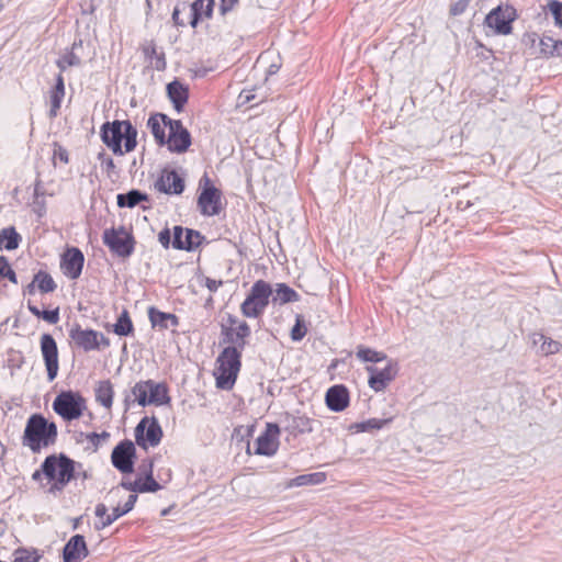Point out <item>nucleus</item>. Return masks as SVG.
I'll use <instances>...</instances> for the list:
<instances>
[{
	"label": "nucleus",
	"mask_w": 562,
	"mask_h": 562,
	"mask_svg": "<svg viewBox=\"0 0 562 562\" xmlns=\"http://www.w3.org/2000/svg\"><path fill=\"white\" fill-rule=\"evenodd\" d=\"M241 351L235 347H225L217 358L218 375L216 376V386L222 390H231L237 379L240 370Z\"/></svg>",
	"instance_id": "4"
},
{
	"label": "nucleus",
	"mask_w": 562,
	"mask_h": 562,
	"mask_svg": "<svg viewBox=\"0 0 562 562\" xmlns=\"http://www.w3.org/2000/svg\"><path fill=\"white\" fill-rule=\"evenodd\" d=\"M148 317L153 327L167 329L170 326L177 327L179 325V318L177 315L161 312L153 306L148 308Z\"/></svg>",
	"instance_id": "28"
},
{
	"label": "nucleus",
	"mask_w": 562,
	"mask_h": 562,
	"mask_svg": "<svg viewBox=\"0 0 562 562\" xmlns=\"http://www.w3.org/2000/svg\"><path fill=\"white\" fill-rule=\"evenodd\" d=\"M56 439L57 426L55 423L48 422L41 414H34L27 419L22 443L32 452L37 453L42 448L54 445Z\"/></svg>",
	"instance_id": "3"
},
{
	"label": "nucleus",
	"mask_w": 562,
	"mask_h": 562,
	"mask_svg": "<svg viewBox=\"0 0 562 562\" xmlns=\"http://www.w3.org/2000/svg\"><path fill=\"white\" fill-rule=\"evenodd\" d=\"M198 206L202 215H218L222 210L221 191L214 186H206L198 198Z\"/></svg>",
	"instance_id": "17"
},
{
	"label": "nucleus",
	"mask_w": 562,
	"mask_h": 562,
	"mask_svg": "<svg viewBox=\"0 0 562 562\" xmlns=\"http://www.w3.org/2000/svg\"><path fill=\"white\" fill-rule=\"evenodd\" d=\"M55 156L58 157V159L65 164L68 162V153L63 147H58V149L55 150Z\"/></svg>",
	"instance_id": "57"
},
{
	"label": "nucleus",
	"mask_w": 562,
	"mask_h": 562,
	"mask_svg": "<svg viewBox=\"0 0 562 562\" xmlns=\"http://www.w3.org/2000/svg\"><path fill=\"white\" fill-rule=\"evenodd\" d=\"M540 50L547 57L562 56V41L543 36L540 40Z\"/></svg>",
	"instance_id": "34"
},
{
	"label": "nucleus",
	"mask_w": 562,
	"mask_h": 562,
	"mask_svg": "<svg viewBox=\"0 0 562 562\" xmlns=\"http://www.w3.org/2000/svg\"><path fill=\"white\" fill-rule=\"evenodd\" d=\"M137 501L136 494H131L127 498V502L124 504L123 507L116 506L113 508L112 514L108 515L104 520H101L100 524H95V529L101 530L105 527L113 524L116 519H119L121 516L127 514L131 512Z\"/></svg>",
	"instance_id": "29"
},
{
	"label": "nucleus",
	"mask_w": 562,
	"mask_h": 562,
	"mask_svg": "<svg viewBox=\"0 0 562 562\" xmlns=\"http://www.w3.org/2000/svg\"><path fill=\"white\" fill-rule=\"evenodd\" d=\"M299 300V294L285 283L277 284L276 295L273 296V302H280L281 304L296 302Z\"/></svg>",
	"instance_id": "38"
},
{
	"label": "nucleus",
	"mask_w": 562,
	"mask_h": 562,
	"mask_svg": "<svg viewBox=\"0 0 562 562\" xmlns=\"http://www.w3.org/2000/svg\"><path fill=\"white\" fill-rule=\"evenodd\" d=\"M29 311L36 317L43 318L49 324H56L59 321V308H55L52 311H41L35 305H32L31 303L27 304Z\"/></svg>",
	"instance_id": "41"
},
{
	"label": "nucleus",
	"mask_w": 562,
	"mask_h": 562,
	"mask_svg": "<svg viewBox=\"0 0 562 562\" xmlns=\"http://www.w3.org/2000/svg\"><path fill=\"white\" fill-rule=\"evenodd\" d=\"M113 331L119 336H130L133 334L134 326L127 310H123L117 317L116 323L113 325Z\"/></svg>",
	"instance_id": "35"
},
{
	"label": "nucleus",
	"mask_w": 562,
	"mask_h": 562,
	"mask_svg": "<svg viewBox=\"0 0 562 562\" xmlns=\"http://www.w3.org/2000/svg\"><path fill=\"white\" fill-rule=\"evenodd\" d=\"M539 340H542L540 345V352L544 356L554 355L560 351L561 344L551 338H547L544 335H539Z\"/></svg>",
	"instance_id": "43"
},
{
	"label": "nucleus",
	"mask_w": 562,
	"mask_h": 562,
	"mask_svg": "<svg viewBox=\"0 0 562 562\" xmlns=\"http://www.w3.org/2000/svg\"><path fill=\"white\" fill-rule=\"evenodd\" d=\"M204 236L198 231L183 228L181 226L173 227L172 247L175 249L187 251L194 250L201 245Z\"/></svg>",
	"instance_id": "15"
},
{
	"label": "nucleus",
	"mask_w": 562,
	"mask_h": 562,
	"mask_svg": "<svg viewBox=\"0 0 562 562\" xmlns=\"http://www.w3.org/2000/svg\"><path fill=\"white\" fill-rule=\"evenodd\" d=\"M222 284H223L222 280H214L209 277L205 278V286L211 292H216Z\"/></svg>",
	"instance_id": "54"
},
{
	"label": "nucleus",
	"mask_w": 562,
	"mask_h": 562,
	"mask_svg": "<svg viewBox=\"0 0 562 562\" xmlns=\"http://www.w3.org/2000/svg\"><path fill=\"white\" fill-rule=\"evenodd\" d=\"M4 278H7L12 283L16 284L18 279L15 272L10 268V266L7 268L5 273L3 274Z\"/></svg>",
	"instance_id": "59"
},
{
	"label": "nucleus",
	"mask_w": 562,
	"mask_h": 562,
	"mask_svg": "<svg viewBox=\"0 0 562 562\" xmlns=\"http://www.w3.org/2000/svg\"><path fill=\"white\" fill-rule=\"evenodd\" d=\"M80 48H82V41L79 40L78 42H74L71 48L61 56L63 61L66 63L69 67L80 66L81 57L78 54V49Z\"/></svg>",
	"instance_id": "40"
},
{
	"label": "nucleus",
	"mask_w": 562,
	"mask_h": 562,
	"mask_svg": "<svg viewBox=\"0 0 562 562\" xmlns=\"http://www.w3.org/2000/svg\"><path fill=\"white\" fill-rule=\"evenodd\" d=\"M149 198L146 193L137 189H132L127 193H120L116 195V203L119 207H135L143 201H148Z\"/></svg>",
	"instance_id": "31"
},
{
	"label": "nucleus",
	"mask_w": 562,
	"mask_h": 562,
	"mask_svg": "<svg viewBox=\"0 0 562 562\" xmlns=\"http://www.w3.org/2000/svg\"><path fill=\"white\" fill-rule=\"evenodd\" d=\"M307 333L306 324L302 315H296L295 324L291 329V339L293 341L302 340Z\"/></svg>",
	"instance_id": "44"
},
{
	"label": "nucleus",
	"mask_w": 562,
	"mask_h": 562,
	"mask_svg": "<svg viewBox=\"0 0 562 562\" xmlns=\"http://www.w3.org/2000/svg\"><path fill=\"white\" fill-rule=\"evenodd\" d=\"M250 336V327L246 322H240L236 327L222 325V342L227 347H235L243 351Z\"/></svg>",
	"instance_id": "16"
},
{
	"label": "nucleus",
	"mask_w": 562,
	"mask_h": 562,
	"mask_svg": "<svg viewBox=\"0 0 562 562\" xmlns=\"http://www.w3.org/2000/svg\"><path fill=\"white\" fill-rule=\"evenodd\" d=\"M41 352L47 371L48 381H54L58 373V347L50 334L41 336Z\"/></svg>",
	"instance_id": "13"
},
{
	"label": "nucleus",
	"mask_w": 562,
	"mask_h": 562,
	"mask_svg": "<svg viewBox=\"0 0 562 562\" xmlns=\"http://www.w3.org/2000/svg\"><path fill=\"white\" fill-rule=\"evenodd\" d=\"M392 420V418L386 419H379V418H370L368 420L356 423L352 428H355L357 431H372V430H379L383 428L386 424H389Z\"/></svg>",
	"instance_id": "39"
},
{
	"label": "nucleus",
	"mask_w": 562,
	"mask_h": 562,
	"mask_svg": "<svg viewBox=\"0 0 562 562\" xmlns=\"http://www.w3.org/2000/svg\"><path fill=\"white\" fill-rule=\"evenodd\" d=\"M99 341H100V346L101 345L103 347H109L110 346V340L102 333H99Z\"/></svg>",
	"instance_id": "64"
},
{
	"label": "nucleus",
	"mask_w": 562,
	"mask_h": 562,
	"mask_svg": "<svg viewBox=\"0 0 562 562\" xmlns=\"http://www.w3.org/2000/svg\"><path fill=\"white\" fill-rule=\"evenodd\" d=\"M69 337L78 348L85 351H91L100 348L99 331L93 329H82L79 324H75L69 330Z\"/></svg>",
	"instance_id": "21"
},
{
	"label": "nucleus",
	"mask_w": 562,
	"mask_h": 562,
	"mask_svg": "<svg viewBox=\"0 0 562 562\" xmlns=\"http://www.w3.org/2000/svg\"><path fill=\"white\" fill-rule=\"evenodd\" d=\"M548 8L553 15L555 24L562 26V2L558 0H551L548 3Z\"/></svg>",
	"instance_id": "47"
},
{
	"label": "nucleus",
	"mask_w": 562,
	"mask_h": 562,
	"mask_svg": "<svg viewBox=\"0 0 562 562\" xmlns=\"http://www.w3.org/2000/svg\"><path fill=\"white\" fill-rule=\"evenodd\" d=\"M188 10V4L186 2L179 3L175 7L172 11V21L177 26H184V20L180 19V13Z\"/></svg>",
	"instance_id": "50"
},
{
	"label": "nucleus",
	"mask_w": 562,
	"mask_h": 562,
	"mask_svg": "<svg viewBox=\"0 0 562 562\" xmlns=\"http://www.w3.org/2000/svg\"><path fill=\"white\" fill-rule=\"evenodd\" d=\"M285 429L291 434H305L313 431L314 420L305 415L285 414Z\"/></svg>",
	"instance_id": "27"
},
{
	"label": "nucleus",
	"mask_w": 562,
	"mask_h": 562,
	"mask_svg": "<svg viewBox=\"0 0 562 562\" xmlns=\"http://www.w3.org/2000/svg\"><path fill=\"white\" fill-rule=\"evenodd\" d=\"M322 473L302 474L291 481L290 486H302L307 484H315L322 481Z\"/></svg>",
	"instance_id": "45"
},
{
	"label": "nucleus",
	"mask_w": 562,
	"mask_h": 562,
	"mask_svg": "<svg viewBox=\"0 0 562 562\" xmlns=\"http://www.w3.org/2000/svg\"><path fill=\"white\" fill-rule=\"evenodd\" d=\"M100 136L115 155L131 153L137 145V130L128 120L103 123Z\"/></svg>",
	"instance_id": "1"
},
{
	"label": "nucleus",
	"mask_w": 562,
	"mask_h": 562,
	"mask_svg": "<svg viewBox=\"0 0 562 562\" xmlns=\"http://www.w3.org/2000/svg\"><path fill=\"white\" fill-rule=\"evenodd\" d=\"M76 462L66 454L48 456L42 463L44 476L52 482L47 492L50 494L60 493L66 485L80 473L76 474Z\"/></svg>",
	"instance_id": "2"
},
{
	"label": "nucleus",
	"mask_w": 562,
	"mask_h": 562,
	"mask_svg": "<svg viewBox=\"0 0 562 562\" xmlns=\"http://www.w3.org/2000/svg\"><path fill=\"white\" fill-rule=\"evenodd\" d=\"M121 486L126 491H131L133 493H142L140 477L135 480L134 482L122 481Z\"/></svg>",
	"instance_id": "52"
},
{
	"label": "nucleus",
	"mask_w": 562,
	"mask_h": 562,
	"mask_svg": "<svg viewBox=\"0 0 562 562\" xmlns=\"http://www.w3.org/2000/svg\"><path fill=\"white\" fill-rule=\"evenodd\" d=\"M95 401L103 407L110 409L113 404L114 390L110 380L99 381L95 390Z\"/></svg>",
	"instance_id": "30"
},
{
	"label": "nucleus",
	"mask_w": 562,
	"mask_h": 562,
	"mask_svg": "<svg viewBox=\"0 0 562 562\" xmlns=\"http://www.w3.org/2000/svg\"><path fill=\"white\" fill-rule=\"evenodd\" d=\"M102 239L103 244L119 257L127 258L134 251L135 239L124 226L105 229Z\"/></svg>",
	"instance_id": "8"
},
{
	"label": "nucleus",
	"mask_w": 562,
	"mask_h": 562,
	"mask_svg": "<svg viewBox=\"0 0 562 562\" xmlns=\"http://www.w3.org/2000/svg\"><path fill=\"white\" fill-rule=\"evenodd\" d=\"M36 283L37 289L42 293H50L54 292L57 288L56 282L52 278L49 273L46 271L40 270L33 278Z\"/></svg>",
	"instance_id": "37"
},
{
	"label": "nucleus",
	"mask_w": 562,
	"mask_h": 562,
	"mask_svg": "<svg viewBox=\"0 0 562 562\" xmlns=\"http://www.w3.org/2000/svg\"><path fill=\"white\" fill-rule=\"evenodd\" d=\"M142 493H154L161 488V485L154 479L153 463H148V472L144 480L140 479Z\"/></svg>",
	"instance_id": "42"
},
{
	"label": "nucleus",
	"mask_w": 562,
	"mask_h": 562,
	"mask_svg": "<svg viewBox=\"0 0 562 562\" xmlns=\"http://www.w3.org/2000/svg\"><path fill=\"white\" fill-rule=\"evenodd\" d=\"M8 267V259L4 256H0V277H3Z\"/></svg>",
	"instance_id": "60"
},
{
	"label": "nucleus",
	"mask_w": 562,
	"mask_h": 562,
	"mask_svg": "<svg viewBox=\"0 0 562 562\" xmlns=\"http://www.w3.org/2000/svg\"><path fill=\"white\" fill-rule=\"evenodd\" d=\"M155 57H156V64H155L156 69L164 70L166 68L165 55L160 54Z\"/></svg>",
	"instance_id": "58"
},
{
	"label": "nucleus",
	"mask_w": 562,
	"mask_h": 562,
	"mask_svg": "<svg viewBox=\"0 0 562 562\" xmlns=\"http://www.w3.org/2000/svg\"><path fill=\"white\" fill-rule=\"evenodd\" d=\"M162 438V429L158 420L153 417H144L135 428V440L139 447L146 448L147 443L151 447L159 445Z\"/></svg>",
	"instance_id": "9"
},
{
	"label": "nucleus",
	"mask_w": 562,
	"mask_h": 562,
	"mask_svg": "<svg viewBox=\"0 0 562 562\" xmlns=\"http://www.w3.org/2000/svg\"><path fill=\"white\" fill-rule=\"evenodd\" d=\"M109 437L110 434L106 431H102L101 434L90 432L86 436L87 440L93 445L94 450L99 448L101 441H105Z\"/></svg>",
	"instance_id": "49"
},
{
	"label": "nucleus",
	"mask_w": 562,
	"mask_h": 562,
	"mask_svg": "<svg viewBox=\"0 0 562 562\" xmlns=\"http://www.w3.org/2000/svg\"><path fill=\"white\" fill-rule=\"evenodd\" d=\"M87 408L85 397L74 391L60 392L53 402V409L63 419L71 422L78 419Z\"/></svg>",
	"instance_id": "7"
},
{
	"label": "nucleus",
	"mask_w": 562,
	"mask_h": 562,
	"mask_svg": "<svg viewBox=\"0 0 562 562\" xmlns=\"http://www.w3.org/2000/svg\"><path fill=\"white\" fill-rule=\"evenodd\" d=\"M167 94L177 112H181L188 102L189 90L179 80H173L167 85Z\"/></svg>",
	"instance_id": "25"
},
{
	"label": "nucleus",
	"mask_w": 562,
	"mask_h": 562,
	"mask_svg": "<svg viewBox=\"0 0 562 562\" xmlns=\"http://www.w3.org/2000/svg\"><path fill=\"white\" fill-rule=\"evenodd\" d=\"M168 121H173L164 113L151 114L147 121V126L150 130L156 143L160 146L166 145L167 138L165 127L169 128Z\"/></svg>",
	"instance_id": "24"
},
{
	"label": "nucleus",
	"mask_w": 562,
	"mask_h": 562,
	"mask_svg": "<svg viewBox=\"0 0 562 562\" xmlns=\"http://www.w3.org/2000/svg\"><path fill=\"white\" fill-rule=\"evenodd\" d=\"M356 356L363 362H381L387 360V356L383 352L375 351L371 348L364 347L362 345L357 347Z\"/></svg>",
	"instance_id": "36"
},
{
	"label": "nucleus",
	"mask_w": 562,
	"mask_h": 562,
	"mask_svg": "<svg viewBox=\"0 0 562 562\" xmlns=\"http://www.w3.org/2000/svg\"><path fill=\"white\" fill-rule=\"evenodd\" d=\"M36 283L34 282V280L29 283L24 290V293H27L30 295L34 294L35 293V290H36Z\"/></svg>",
	"instance_id": "62"
},
{
	"label": "nucleus",
	"mask_w": 562,
	"mask_h": 562,
	"mask_svg": "<svg viewBox=\"0 0 562 562\" xmlns=\"http://www.w3.org/2000/svg\"><path fill=\"white\" fill-rule=\"evenodd\" d=\"M65 95L64 78L60 74L56 77V83L50 92V110L49 116L55 117L60 109L61 100Z\"/></svg>",
	"instance_id": "32"
},
{
	"label": "nucleus",
	"mask_w": 562,
	"mask_h": 562,
	"mask_svg": "<svg viewBox=\"0 0 562 562\" xmlns=\"http://www.w3.org/2000/svg\"><path fill=\"white\" fill-rule=\"evenodd\" d=\"M40 554L36 551L30 552L25 549H19L14 553L13 562H37Z\"/></svg>",
	"instance_id": "46"
},
{
	"label": "nucleus",
	"mask_w": 562,
	"mask_h": 562,
	"mask_svg": "<svg viewBox=\"0 0 562 562\" xmlns=\"http://www.w3.org/2000/svg\"><path fill=\"white\" fill-rule=\"evenodd\" d=\"M7 250H14L19 247V244L21 241V236L18 234L15 228L13 226L5 227L0 231V247H2Z\"/></svg>",
	"instance_id": "33"
},
{
	"label": "nucleus",
	"mask_w": 562,
	"mask_h": 562,
	"mask_svg": "<svg viewBox=\"0 0 562 562\" xmlns=\"http://www.w3.org/2000/svg\"><path fill=\"white\" fill-rule=\"evenodd\" d=\"M98 158L99 160H101L102 166L104 167V170L106 172V176L109 178H112V176L116 173V166L114 164V160L111 157L106 156V154L103 151L98 155Z\"/></svg>",
	"instance_id": "48"
},
{
	"label": "nucleus",
	"mask_w": 562,
	"mask_h": 562,
	"mask_svg": "<svg viewBox=\"0 0 562 562\" xmlns=\"http://www.w3.org/2000/svg\"><path fill=\"white\" fill-rule=\"evenodd\" d=\"M515 20V11L512 7L494 8L485 18V25L496 34L507 35L512 33V22Z\"/></svg>",
	"instance_id": "10"
},
{
	"label": "nucleus",
	"mask_w": 562,
	"mask_h": 562,
	"mask_svg": "<svg viewBox=\"0 0 562 562\" xmlns=\"http://www.w3.org/2000/svg\"><path fill=\"white\" fill-rule=\"evenodd\" d=\"M158 240L162 245V247L169 248L171 240L170 231L168 228H164L162 231H160V233L158 234Z\"/></svg>",
	"instance_id": "53"
},
{
	"label": "nucleus",
	"mask_w": 562,
	"mask_h": 562,
	"mask_svg": "<svg viewBox=\"0 0 562 562\" xmlns=\"http://www.w3.org/2000/svg\"><path fill=\"white\" fill-rule=\"evenodd\" d=\"M271 295L272 288L268 282L263 280L256 281L240 305L241 314L248 318L259 317L268 306Z\"/></svg>",
	"instance_id": "5"
},
{
	"label": "nucleus",
	"mask_w": 562,
	"mask_h": 562,
	"mask_svg": "<svg viewBox=\"0 0 562 562\" xmlns=\"http://www.w3.org/2000/svg\"><path fill=\"white\" fill-rule=\"evenodd\" d=\"M327 407L333 412H341L349 405V392L342 384L330 386L325 395Z\"/></svg>",
	"instance_id": "23"
},
{
	"label": "nucleus",
	"mask_w": 562,
	"mask_h": 562,
	"mask_svg": "<svg viewBox=\"0 0 562 562\" xmlns=\"http://www.w3.org/2000/svg\"><path fill=\"white\" fill-rule=\"evenodd\" d=\"M155 189L166 194H181L184 191V179L176 170L165 168L155 182Z\"/></svg>",
	"instance_id": "19"
},
{
	"label": "nucleus",
	"mask_w": 562,
	"mask_h": 562,
	"mask_svg": "<svg viewBox=\"0 0 562 562\" xmlns=\"http://www.w3.org/2000/svg\"><path fill=\"white\" fill-rule=\"evenodd\" d=\"M132 393L135 396V401L140 406L150 404L161 406L170 403L167 385L165 383L155 382L154 380L137 382L133 386Z\"/></svg>",
	"instance_id": "6"
},
{
	"label": "nucleus",
	"mask_w": 562,
	"mask_h": 562,
	"mask_svg": "<svg viewBox=\"0 0 562 562\" xmlns=\"http://www.w3.org/2000/svg\"><path fill=\"white\" fill-rule=\"evenodd\" d=\"M144 53L146 56H150V57L158 55L155 45H150V46L144 48Z\"/></svg>",
	"instance_id": "61"
},
{
	"label": "nucleus",
	"mask_w": 562,
	"mask_h": 562,
	"mask_svg": "<svg viewBox=\"0 0 562 562\" xmlns=\"http://www.w3.org/2000/svg\"><path fill=\"white\" fill-rule=\"evenodd\" d=\"M238 0H221L220 10L222 14H225L237 3Z\"/></svg>",
	"instance_id": "55"
},
{
	"label": "nucleus",
	"mask_w": 562,
	"mask_h": 562,
	"mask_svg": "<svg viewBox=\"0 0 562 562\" xmlns=\"http://www.w3.org/2000/svg\"><path fill=\"white\" fill-rule=\"evenodd\" d=\"M280 428L277 424H267L265 432L256 439L255 453L259 456H273L279 447L278 435Z\"/></svg>",
	"instance_id": "18"
},
{
	"label": "nucleus",
	"mask_w": 562,
	"mask_h": 562,
	"mask_svg": "<svg viewBox=\"0 0 562 562\" xmlns=\"http://www.w3.org/2000/svg\"><path fill=\"white\" fill-rule=\"evenodd\" d=\"M369 372V386L375 392H382L392 382L398 372V366L396 361L387 360V364L383 369H379L373 366L367 367Z\"/></svg>",
	"instance_id": "12"
},
{
	"label": "nucleus",
	"mask_w": 562,
	"mask_h": 562,
	"mask_svg": "<svg viewBox=\"0 0 562 562\" xmlns=\"http://www.w3.org/2000/svg\"><path fill=\"white\" fill-rule=\"evenodd\" d=\"M169 136L166 144L173 153H184L191 145V135L180 120L168 121Z\"/></svg>",
	"instance_id": "14"
},
{
	"label": "nucleus",
	"mask_w": 562,
	"mask_h": 562,
	"mask_svg": "<svg viewBox=\"0 0 562 562\" xmlns=\"http://www.w3.org/2000/svg\"><path fill=\"white\" fill-rule=\"evenodd\" d=\"M469 2H470V0H459V1L454 2L450 8V13L452 15L462 14L465 11V9L468 8Z\"/></svg>",
	"instance_id": "51"
},
{
	"label": "nucleus",
	"mask_w": 562,
	"mask_h": 562,
	"mask_svg": "<svg viewBox=\"0 0 562 562\" xmlns=\"http://www.w3.org/2000/svg\"><path fill=\"white\" fill-rule=\"evenodd\" d=\"M85 257L79 248H68L61 256L60 268L66 277L76 280L80 277Z\"/></svg>",
	"instance_id": "20"
},
{
	"label": "nucleus",
	"mask_w": 562,
	"mask_h": 562,
	"mask_svg": "<svg viewBox=\"0 0 562 562\" xmlns=\"http://www.w3.org/2000/svg\"><path fill=\"white\" fill-rule=\"evenodd\" d=\"M136 449L131 440H123L114 447L111 461L115 469L122 473H132L134 471V459Z\"/></svg>",
	"instance_id": "11"
},
{
	"label": "nucleus",
	"mask_w": 562,
	"mask_h": 562,
	"mask_svg": "<svg viewBox=\"0 0 562 562\" xmlns=\"http://www.w3.org/2000/svg\"><path fill=\"white\" fill-rule=\"evenodd\" d=\"M95 516L97 517H100L102 518V520H104L108 516V508L104 504L100 503L95 506V512H94Z\"/></svg>",
	"instance_id": "56"
},
{
	"label": "nucleus",
	"mask_w": 562,
	"mask_h": 562,
	"mask_svg": "<svg viewBox=\"0 0 562 562\" xmlns=\"http://www.w3.org/2000/svg\"><path fill=\"white\" fill-rule=\"evenodd\" d=\"M215 0H195L188 5L191 20L189 24L196 27L202 18H211Z\"/></svg>",
	"instance_id": "26"
},
{
	"label": "nucleus",
	"mask_w": 562,
	"mask_h": 562,
	"mask_svg": "<svg viewBox=\"0 0 562 562\" xmlns=\"http://www.w3.org/2000/svg\"><path fill=\"white\" fill-rule=\"evenodd\" d=\"M88 553L85 537L81 535H75L64 547V562H80L88 555Z\"/></svg>",
	"instance_id": "22"
},
{
	"label": "nucleus",
	"mask_w": 562,
	"mask_h": 562,
	"mask_svg": "<svg viewBox=\"0 0 562 562\" xmlns=\"http://www.w3.org/2000/svg\"><path fill=\"white\" fill-rule=\"evenodd\" d=\"M56 66L59 68L60 75L69 67L66 63L63 61L61 57L56 60Z\"/></svg>",
	"instance_id": "63"
}]
</instances>
